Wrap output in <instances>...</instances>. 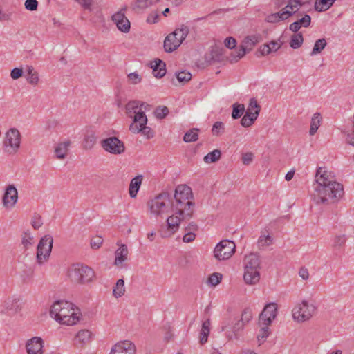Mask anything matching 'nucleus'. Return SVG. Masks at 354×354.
<instances>
[{
	"instance_id": "obj_1",
	"label": "nucleus",
	"mask_w": 354,
	"mask_h": 354,
	"mask_svg": "<svg viewBox=\"0 0 354 354\" xmlns=\"http://www.w3.org/2000/svg\"><path fill=\"white\" fill-rule=\"evenodd\" d=\"M315 180L312 197L317 204H332L343 196V185L337 182L333 174L325 168L317 169Z\"/></svg>"
},
{
	"instance_id": "obj_2",
	"label": "nucleus",
	"mask_w": 354,
	"mask_h": 354,
	"mask_svg": "<svg viewBox=\"0 0 354 354\" xmlns=\"http://www.w3.org/2000/svg\"><path fill=\"white\" fill-rule=\"evenodd\" d=\"M192 198V191L189 186L178 185L175 189V201L172 202V210L182 216L183 219L191 218L195 205L194 203L190 201Z\"/></svg>"
},
{
	"instance_id": "obj_3",
	"label": "nucleus",
	"mask_w": 354,
	"mask_h": 354,
	"mask_svg": "<svg viewBox=\"0 0 354 354\" xmlns=\"http://www.w3.org/2000/svg\"><path fill=\"white\" fill-rule=\"evenodd\" d=\"M50 316L62 324L72 326L79 321L78 309L66 301H57L51 306Z\"/></svg>"
},
{
	"instance_id": "obj_4",
	"label": "nucleus",
	"mask_w": 354,
	"mask_h": 354,
	"mask_svg": "<svg viewBox=\"0 0 354 354\" xmlns=\"http://www.w3.org/2000/svg\"><path fill=\"white\" fill-rule=\"evenodd\" d=\"M147 206L150 209L151 214L157 218L167 214L170 208L172 209V202L169 194L162 192L149 201Z\"/></svg>"
},
{
	"instance_id": "obj_5",
	"label": "nucleus",
	"mask_w": 354,
	"mask_h": 354,
	"mask_svg": "<svg viewBox=\"0 0 354 354\" xmlns=\"http://www.w3.org/2000/svg\"><path fill=\"white\" fill-rule=\"evenodd\" d=\"M71 281L75 283L84 284L91 282L95 277L94 271L87 266L73 264L68 271Z\"/></svg>"
},
{
	"instance_id": "obj_6",
	"label": "nucleus",
	"mask_w": 354,
	"mask_h": 354,
	"mask_svg": "<svg viewBox=\"0 0 354 354\" xmlns=\"http://www.w3.org/2000/svg\"><path fill=\"white\" fill-rule=\"evenodd\" d=\"M189 29L187 26H182L167 35L164 41V48L171 53L177 49L187 36Z\"/></svg>"
},
{
	"instance_id": "obj_7",
	"label": "nucleus",
	"mask_w": 354,
	"mask_h": 354,
	"mask_svg": "<svg viewBox=\"0 0 354 354\" xmlns=\"http://www.w3.org/2000/svg\"><path fill=\"white\" fill-rule=\"evenodd\" d=\"M21 135L16 128H10L5 134L3 149L8 155L16 154L20 149Z\"/></svg>"
},
{
	"instance_id": "obj_8",
	"label": "nucleus",
	"mask_w": 354,
	"mask_h": 354,
	"mask_svg": "<svg viewBox=\"0 0 354 354\" xmlns=\"http://www.w3.org/2000/svg\"><path fill=\"white\" fill-rule=\"evenodd\" d=\"M261 40V35L259 34L249 35L243 41L239 50L232 53L228 59L231 63L237 62L244 57L247 52L250 51L252 48Z\"/></svg>"
},
{
	"instance_id": "obj_9",
	"label": "nucleus",
	"mask_w": 354,
	"mask_h": 354,
	"mask_svg": "<svg viewBox=\"0 0 354 354\" xmlns=\"http://www.w3.org/2000/svg\"><path fill=\"white\" fill-rule=\"evenodd\" d=\"M317 310V307L313 303H309L303 300L297 304L292 310V317L298 322H304L309 320Z\"/></svg>"
},
{
	"instance_id": "obj_10",
	"label": "nucleus",
	"mask_w": 354,
	"mask_h": 354,
	"mask_svg": "<svg viewBox=\"0 0 354 354\" xmlns=\"http://www.w3.org/2000/svg\"><path fill=\"white\" fill-rule=\"evenodd\" d=\"M53 243V239L50 235H45L42 237L37 248V262L39 264L48 261L50 255Z\"/></svg>"
},
{
	"instance_id": "obj_11",
	"label": "nucleus",
	"mask_w": 354,
	"mask_h": 354,
	"mask_svg": "<svg viewBox=\"0 0 354 354\" xmlns=\"http://www.w3.org/2000/svg\"><path fill=\"white\" fill-rule=\"evenodd\" d=\"M236 245L232 241L223 240L215 247L214 256L218 261L229 259L235 252Z\"/></svg>"
},
{
	"instance_id": "obj_12",
	"label": "nucleus",
	"mask_w": 354,
	"mask_h": 354,
	"mask_svg": "<svg viewBox=\"0 0 354 354\" xmlns=\"http://www.w3.org/2000/svg\"><path fill=\"white\" fill-rule=\"evenodd\" d=\"M150 109V105L139 100L129 101L125 106L126 114L128 117L136 120L139 116L145 117V112Z\"/></svg>"
},
{
	"instance_id": "obj_13",
	"label": "nucleus",
	"mask_w": 354,
	"mask_h": 354,
	"mask_svg": "<svg viewBox=\"0 0 354 354\" xmlns=\"http://www.w3.org/2000/svg\"><path fill=\"white\" fill-rule=\"evenodd\" d=\"M147 116L143 117L141 115L138 118H136V120L133 121L129 126V130L133 133H141L143 136H145L147 138H151L153 137V132L152 129L147 126Z\"/></svg>"
},
{
	"instance_id": "obj_14",
	"label": "nucleus",
	"mask_w": 354,
	"mask_h": 354,
	"mask_svg": "<svg viewBox=\"0 0 354 354\" xmlns=\"http://www.w3.org/2000/svg\"><path fill=\"white\" fill-rule=\"evenodd\" d=\"M101 146L106 151L112 154H121L125 150L123 142L116 137H110L102 140Z\"/></svg>"
},
{
	"instance_id": "obj_15",
	"label": "nucleus",
	"mask_w": 354,
	"mask_h": 354,
	"mask_svg": "<svg viewBox=\"0 0 354 354\" xmlns=\"http://www.w3.org/2000/svg\"><path fill=\"white\" fill-rule=\"evenodd\" d=\"M277 314L276 303H269L266 305L259 315V324H271Z\"/></svg>"
},
{
	"instance_id": "obj_16",
	"label": "nucleus",
	"mask_w": 354,
	"mask_h": 354,
	"mask_svg": "<svg viewBox=\"0 0 354 354\" xmlns=\"http://www.w3.org/2000/svg\"><path fill=\"white\" fill-rule=\"evenodd\" d=\"M18 201V192L13 185H9L3 196V204L6 208L13 207Z\"/></svg>"
},
{
	"instance_id": "obj_17",
	"label": "nucleus",
	"mask_w": 354,
	"mask_h": 354,
	"mask_svg": "<svg viewBox=\"0 0 354 354\" xmlns=\"http://www.w3.org/2000/svg\"><path fill=\"white\" fill-rule=\"evenodd\" d=\"M125 9H122L112 16V20L118 28L123 32H128L130 30L131 24L124 14Z\"/></svg>"
},
{
	"instance_id": "obj_18",
	"label": "nucleus",
	"mask_w": 354,
	"mask_h": 354,
	"mask_svg": "<svg viewBox=\"0 0 354 354\" xmlns=\"http://www.w3.org/2000/svg\"><path fill=\"white\" fill-rule=\"evenodd\" d=\"M21 306L22 301L20 297H10L5 300L3 306L0 307V313L11 312L15 313L21 310Z\"/></svg>"
},
{
	"instance_id": "obj_19",
	"label": "nucleus",
	"mask_w": 354,
	"mask_h": 354,
	"mask_svg": "<svg viewBox=\"0 0 354 354\" xmlns=\"http://www.w3.org/2000/svg\"><path fill=\"white\" fill-rule=\"evenodd\" d=\"M136 347L130 341L117 343L112 348L110 354H135Z\"/></svg>"
},
{
	"instance_id": "obj_20",
	"label": "nucleus",
	"mask_w": 354,
	"mask_h": 354,
	"mask_svg": "<svg viewBox=\"0 0 354 354\" xmlns=\"http://www.w3.org/2000/svg\"><path fill=\"white\" fill-rule=\"evenodd\" d=\"M44 341L39 337H34L26 343L28 354H43Z\"/></svg>"
},
{
	"instance_id": "obj_21",
	"label": "nucleus",
	"mask_w": 354,
	"mask_h": 354,
	"mask_svg": "<svg viewBox=\"0 0 354 354\" xmlns=\"http://www.w3.org/2000/svg\"><path fill=\"white\" fill-rule=\"evenodd\" d=\"M174 212V214L169 216L167 220L169 231L162 234V237H168L174 234L178 230L180 221L183 220L182 216L177 214L176 211Z\"/></svg>"
},
{
	"instance_id": "obj_22",
	"label": "nucleus",
	"mask_w": 354,
	"mask_h": 354,
	"mask_svg": "<svg viewBox=\"0 0 354 354\" xmlns=\"http://www.w3.org/2000/svg\"><path fill=\"white\" fill-rule=\"evenodd\" d=\"M245 270H259L260 269V259L258 254L251 253L245 256L244 259Z\"/></svg>"
},
{
	"instance_id": "obj_23",
	"label": "nucleus",
	"mask_w": 354,
	"mask_h": 354,
	"mask_svg": "<svg viewBox=\"0 0 354 354\" xmlns=\"http://www.w3.org/2000/svg\"><path fill=\"white\" fill-rule=\"evenodd\" d=\"M128 250L125 244H121L115 251V259L114 264L118 267H122V263L127 259Z\"/></svg>"
},
{
	"instance_id": "obj_24",
	"label": "nucleus",
	"mask_w": 354,
	"mask_h": 354,
	"mask_svg": "<svg viewBox=\"0 0 354 354\" xmlns=\"http://www.w3.org/2000/svg\"><path fill=\"white\" fill-rule=\"evenodd\" d=\"M243 279L245 283L248 285L257 284L260 280L259 270H245Z\"/></svg>"
},
{
	"instance_id": "obj_25",
	"label": "nucleus",
	"mask_w": 354,
	"mask_h": 354,
	"mask_svg": "<svg viewBox=\"0 0 354 354\" xmlns=\"http://www.w3.org/2000/svg\"><path fill=\"white\" fill-rule=\"evenodd\" d=\"M153 74L156 77L161 78L166 73L165 64L160 59H156L151 64Z\"/></svg>"
},
{
	"instance_id": "obj_26",
	"label": "nucleus",
	"mask_w": 354,
	"mask_h": 354,
	"mask_svg": "<svg viewBox=\"0 0 354 354\" xmlns=\"http://www.w3.org/2000/svg\"><path fill=\"white\" fill-rule=\"evenodd\" d=\"M71 145V141L66 140L59 143L55 148V153L57 158L63 160L64 159L68 151V147Z\"/></svg>"
},
{
	"instance_id": "obj_27",
	"label": "nucleus",
	"mask_w": 354,
	"mask_h": 354,
	"mask_svg": "<svg viewBox=\"0 0 354 354\" xmlns=\"http://www.w3.org/2000/svg\"><path fill=\"white\" fill-rule=\"evenodd\" d=\"M245 324L238 317H234L232 321V324L222 327L223 330L228 331L230 329L232 330L236 337L237 333L241 330L244 327Z\"/></svg>"
},
{
	"instance_id": "obj_28",
	"label": "nucleus",
	"mask_w": 354,
	"mask_h": 354,
	"mask_svg": "<svg viewBox=\"0 0 354 354\" xmlns=\"http://www.w3.org/2000/svg\"><path fill=\"white\" fill-rule=\"evenodd\" d=\"M26 79L27 82L33 86H36L39 80V74L33 66H26Z\"/></svg>"
},
{
	"instance_id": "obj_29",
	"label": "nucleus",
	"mask_w": 354,
	"mask_h": 354,
	"mask_svg": "<svg viewBox=\"0 0 354 354\" xmlns=\"http://www.w3.org/2000/svg\"><path fill=\"white\" fill-rule=\"evenodd\" d=\"M142 181V176L139 175L133 178L129 185V195L131 198H135L139 191Z\"/></svg>"
},
{
	"instance_id": "obj_30",
	"label": "nucleus",
	"mask_w": 354,
	"mask_h": 354,
	"mask_svg": "<svg viewBox=\"0 0 354 354\" xmlns=\"http://www.w3.org/2000/svg\"><path fill=\"white\" fill-rule=\"evenodd\" d=\"M210 320L208 319L202 324V328L199 335V342L201 344H204L207 342L208 336L210 332Z\"/></svg>"
},
{
	"instance_id": "obj_31",
	"label": "nucleus",
	"mask_w": 354,
	"mask_h": 354,
	"mask_svg": "<svg viewBox=\"0 0 354 354\" xmlns=\"http://www.w3.org/2000/svg\"><path fill=\"white\" fill-rule=\"evenodd\" d=\"M91 333L88 330H82L77 333L75 337V344L81 346L88 343L91 339Z\"/></svg>"
},
{
	"instance_id": "obj_32",
	"label": "nucleus",
	"mask_w": 354,
	"mask_h": 354,
	"mask_svg": "<svg viewBox=\"0 0 354 354\" xmlns=\"http://www.w3.org/2000/svg\"><path fill=\"white\" fill-rule=\"evenodd\" d=\"M335 0H315V9L318 12H323L328 10L334 3Z\"/></svg>"
},
{
	"instance_id": "obj_33",
	"label": "nucleus",
	"mask_w": 354,
	"mask_h": 354,
	"mask_svg": "<svg viewBox=\"0 0 354 354\" xmlns=\"http://www.w3.org/2000/svg\"><path fill=\"white\" fill-rule=\"evenodd\" d=\"M270 325V324H259L261 328L257 335V340L259 345L263 343L269 336L270 333L269 328Z\"/></svg>"
},
{
	"instance_id": "obj_34",
	"label": "nucleus",
	"mask_w": 354,
	"mask_h": 354,
	"mask_svg": "<svg viewBox=\"0 0 354 354\" xmlns=\"http://www.w3.org/2000/svg\"><path fill=\"white\" fill-rule=\"evenodd\" d=\"M260 110L261 107L258 104L257 101L254 98L250 99L246 113L250 114V115H253V117L257 118Z\"/></svg>"
},
{
	"instance_id": "obj_35",
	"label": "nucleus",
	"mask_w": 354,
	"mask_h": 354,
	"mask_svg": "<svg viewBox=\"0 0 354 354\" xmlns=\"http://www.w3.org/2000/svg\"><path fill=\"white\" fill-rule=\"evenodd\" d=\"M321 120L322 117L319 113H315L313 115L310 122V128L309 131L310 135L313 136L317 132L319 127L320 126Z\"/></svg>"
},
{
	"instance_id": "obj_36",
	"label": "nucleus",
	"mask_w": 354,
	"mask_h": 354,
	"mask_svg": "<svg viewBox=\"0 0 354 354\" xmlns=\"http://www.w3.org/2000/svg\"><path fill=\"white\" fill-rule=\"evenodd\" d=\"M125 292L124 281L123 279H118L113 287V295L115 298L121 297Z\"/></svg>"
},
{
	"instance_id": "obj_37",
	"label": "nucleus",
	"mask_w": 354,
	"mask_h": 354,
	"mask_svg": "<svg viewBox=\"0 0 354 354\" xmlns=\"http://www.w3.org/2000/svg\"><path fill=\"white\" fill-rule=\"evenodd\" d=\"M326 44L327 43L325 39L322 38L317 39L314 44L310 55L314 56L320 53L326 46Z\"/></svg>"
},
{
	"instance_id": "obj_38",
	"label": "nucleus",
	"mask_w": 354,
	"mask_h": 354,
	"mask_svg": "<svg viewBox=\"0 0 354 354\" xmlns=\"http://www.w3.org/2000/svg\"><path fill=\"white\" fill-rule=\"evenodd\" d=\"M221 152L218 149H214L212 152L208 153L204 157V162L206 163H212L218 160L221 158Z\"/></svg>"
},
{
	"instance_id": "obj_39",
	"label": "nucleus",
	"mask_w": 354,
	"mask_h": 354,
	"mask_svg": "<svg viewBox=\"0 0 354 354\" xmlns=\"http://www.w3.org/2000/svg\"><path fill=\"white\" fill-rule=\"evenodd\" d=\"M272 241L273 239L270 235L261 234L257 241L258 247L259 248L262 249L270 246L272 244Z\"/></svg>"
},
{
	"instance_id": "obj_40",
	"label": "nucleus",
	"mask_w": 354,
	"mask_h": 354,
	"mask_svg": "<svg viewBox=\"0 0 354 354\" xmlns=\"http://www.w3.org/2000/svg\"><path fill=\"white\" fill-rule=\"evenodd\" d=\"M199 129L197 128H193L185 133L183 137V140L185 142H192L196 141L198 138V132Z\"/></svg>"
},
{
	"instance_id": "obj_41",
	"label": "nucleus",
	"mask_w": 354,
	"mask_h": 354,
	"mask_svg": "<svg viewBox=\"0 0 354 354\" xmlns=\"http://www.w3.org/2000/svg\"><path fill=\"white\" fill-rule=\"evenodd\" d=\"M96 142V137L94 134L90 133L85 136L82 145L85 149H91Z\"/></svg>"
},
{
	"instance_id": "obj_42",
	"label": "nucleus",
	"mask_w": 354,
	"mask_h": 354,
	"mask_svg": "<svg viewBox=\"0 0 354 354\" xmlns=\"http://www.w3.org/2000/svg\"><path fill=\"white\" fill-rule=\"evenodd\" d=\"M304 38L301 32L293 35L291 37L290 45L293 49L299 48L303 44Z\"/></svg>"
},
{
	"instance_id": "obj_43",
	"label": "nucleus",
	"mask_w": 354,
	"mask_h": 354,
	"mask_svg": "<svg viewBox=\"0 0 354 354\" xmlns=\"http://www.w3.org/2000/svg\"><path fill=\"white\" fill-rule=\"evenodd\" d=\"M245 111V106L242 104L235 103L233 104L232 117L233 119L239 118Z\"/></svg>"
},
{
	"instance_id": "obj_44",
	"label": "nucleus",
	"mask_w": 354,
	"mask_h": 354,
	"mask_svg": "<svg viewBox=\"0 0 354 354\" xmlns=\"http://www.w3.org/2000/svg\"><path fill=\"white\" fill-rule=\"evenodd\" d=\"M301 6L300 0H289L284 10H289L293 15L299 10Z\"/></svg>"
},
{
	"instance_id": "obj_45",
	"label": "nucleus",
	"mask_w": 354,
	"mask_h": 354,
	"mask_svg": "<svg viewBox=\"0 0 354 354\" xmlns=\"http://www.w3.org/2000/svg\"><path fill=\"white\" fill-rule=\"evenodd\" d=\"M153 1V0H134L133 4V9H145L150 6Z\"/></svg>"
},
{
	"instance_id": "obj_46",
	"label": "nucleus",
	"mask_w": 354,
	"mask_h": 354,
	"mask_svg": "<svg viewBox=\"0 0 354 354\" xmlns=\"http://www.w3.org/2000/svg\"><path fill=\"white\" fill-rule=\"evenodd\" d=\"M22 244L24 247L26 249L29 248L30 246L32 245L34 243V238L31 235V234L27 231L24 232L23 236H22Z\"/></svg>"
},
{
	"instance_id": "obj_47",
	"label": "nucleus",
	"mask_w": 354,
	"mask_h": 354,
	"mask_svg": "<svg viewBox=\"0 0 354 354\" xmlns=\"http://www.w3.org/2000/svg\"><path fill=\"white\" fill-rule=\"evenodd\" d=\"M176 76L178 81L180 83L187 82L192 79V74L185 71L176 73Z\"/></svg>"
},
{
	"instance_id": "obj_48",
	"label": "nucleus",
	"mask_w": 354,
	"mask_h": 354,
	"mask_svg": "<svg viewBox=\"0 0 354 354\" xmlns=\"http://www.w3.org/2000/svg\"><path fill=\"white\" fill-rule=\"evenodd\" d=\"M257 118L253 117V115H250L245 113V115L241 120V124L244 127H249L254 123Z\"/></svg>"
},
{
	"instance_id": "obj_49",
	"label": "nucleus",
	"mask_w": 354,
	"mask_h": 354,
	"mask_svg": "<svg viewBox=\"0 0 354 354\" xmlns=\"http://www.w3.org/2000/svg\"><path fill=\"white\" fill-rule=\"evenodd\" d=\"M346 241V238L344 235H336L333 240V247L342 248L344 245Z\"/></svg>"
},
{
	"instance_id": "obj_50",
	"label": "nucleus",
	"mask_w": 354,
	"mask_h": 354,
	"mask_svg": "<svg viewBox=\"0 0 354 354\" xmlns=\"http://www.w3.org/2000/svg\"><path fill=\"white\" fill-rule=\"evenodd\" d=\"M169 113L167 106H159L155 111V115L158 119H162Z\"/></svg>"
},
{
	"instance_id": "obj_51",
	"label": "nucleus",
	"mask_w": 354,
	"mask_h": 354,
	"mask_svg": "<svg viewBox=\"0 0 354 354\" xmlns=\"http://www.w3.org/2000/svg\"><path fill=\"white\" fill-rule=\"evenodd\" d=\"M224 131V124L221 122H216L212 129V132L214 136L221 135Z\"/></svg>"
},
{
	"instance_id": "obj_52",
	"label": "nucleus",
	"mask_w": 354,
	"mask_h": 354,
	"mask_svg": "<svg viewBox=\"0 0 354 354\" xmlns=\"http://www.w3.org/2000/svg\"><path fill=\"white\" fill-rule=\"evenodd\" d=\"M222 279V275L220 273H213L208 278V282L212 286H215L218 285Z\"/></svg>"
},
{
	"instance_id": "obj_53",
	"label": "nucleus",
	"mask_w": 354,
	"mask_h": 354,
	"mask_svg": "<svg viewBox=\"0 0 354 354\" xmlns=\"http://www.w3.org/2000/svg\"><path fill=\"white\" fill-rule=\"evenodd\" d=\"M276 15L277 19L279 21L287 19L290 16L292 15V12H291L289 10H283L281 12L274 13Z\"/></svg>"
},
{
	"instance_id": "obj_54",
	"label": "nucleus",
	"mask_w": 354,
	"mask_h": 354,
	"mask_svg": "<svg viewBox=\"0 0 354 354\" xmlns=\"http://www.w3.org/2000/svg\"><path fill=\"white\" fill-rule=\"evenodd\" d=\"M296 22L299 24V26H300L301 28H307L310 25L311 17L310 15L306 14L302 18L296 21Z\"/></svg>"
},
{
	"instance_id": "obj_55",
	"label": "nucleus",
	"mask_w": 354,
	"mask_h": 354,
	"mask_svg": "<svg viewBox=\"0 0 354 354\" xmlns=\"http://www.w3.org/2000/svg\"><path fill=\"white\" fill-rule=\"evenodd\" d=\"M252 310L249 308H246L243 311L240 319L245 324L246 323H248L252 319Z\"/></svg>"
},
{
	"instance_id": "obj_56",
	"label": "nucleus",
	"mask_w": 354,
	"mask_h": 354,
	"mask_svg": "<svg viewBox=\"0 0 354 354\" xmlns=\"http://www.w3.org/2000/svg\"><path fill=\"white\" fill-rule=\"evenodd\" d=\"M24 6L26 10L35 11L37 9L38 1L37 0H26Z\"/></svg>"
},
{
	"instance_id": "obj_57",
	"label": "nucleus",
	"mask_w": 354,
	"mask_h": 354,
	"mask_svg": "<svg viewBox=\"0 0 354 354\" xmlns=\"http://www.w3.org/2000/svg\"><path fill=\"white\" fill-rule=\"evenodd\" d=\"M43 223L41 221V217L39 214H35L32 219L31 225L33 227L34 229L37 230L39 229L41 225Z\"/></svg>"
},
{
	"instance_id": "obj_58",
	"label": "nucleus",
	"mask_w": 354,
	"mask_h": 354,
	"mask_svg": "<svg viewBox=\"0 0 354 354\" xmlns=\"http://www.w3.org/2000/svg\"><path fill=\"white\" fill-rule=\"evenodd\" d=\"M102 242L103 239L101 236H97L93 237L91 241V247L94 250L98 249L102 244Z\"/></svg>"
},
{
	"instance_id": "obj_59",
	"label": "nucleus",
	"mask_w": 354,
	"mask_h": 354,
	"mask_svg": "<svg viewBox=\"0 0 354 354\" xmlns=\"http://www.w3.org/2000/svg\"><path fill=\"white\" fill-rule=\"evenodd\" d=\"M127 77H128L129 81L133 84L140 83L142 80V78L140 77V75L137 73H129Z\"/></svg>"
},
{
	"instance_id": "obj_60",
	"label": "nucleus",
	"mask_w": 354,
	"mask_h": 354,
	"mask_svg": "<svg viewBox=\"0 0 354 354\" xmlns=\"http://www.w3.org/2000/svg\"><path fill=\"white\" fill-rule=\"evenodd\" d=\"M23 75V70L19 68H15L10 72V77L13 80H17Z\"/></svg>"
},
{
	"instance_id": "obj_61",
	"label": "nucleus",
	"mask_w": 354,
	"mask_h": 354,
	"mask_svg": "<svg viewBox=\"0 0 354 354\" xmlns=\"http://www.w3.org/2000/svg\"><path fill=\"white\" fill-rule=\"evenodd\" d=\"M85 10H92L93 0H76Z\"/></svg>"
},
{
	"instance_id": "obj_62",
	"label": "nucleus",
	"mask_w": 354,
	"mask_h": 354,
	"mask_svg": "<svg viewBox=\"0 0 354 354\" xmlns=\"http://www.w3.org/2000/svg\"><path fill=\"white\" fill-rule=\"evenodd\" d=\"M196 238V234L193 232H187V233L183 236V241L185 243H190L192 242Z\"/></svg>"
},
{
	"instance_id": "obj_63",
	"label": "nucleus",
	"mask_w": 354,
	"mask_h": 354,
	"mask_svg": "<svg viewBox=\"0 0 354 354\" xmlns=\"http://www.w3.org/2000/svg\"><path fill=\"white\" fill-rule=\"evenodd\" d=\"M225 46L230 49L234 48L236 45V41L233 37H227L224 41Z\"/></svg>"
},
{
	"instance_id": "obj_64",
	"label": "nucleus",
	"mask_w": 354,
	"mask_h": 354,
	"mask_svg": "<svg viewBox=\"0 0 354 354\" xmlns=\"http://www.w3.org/2000/svg\"><path fill=\"white\" fill-rule=\"evenodd\" d=\"M253 159V154L252 153H244L242 156L243 163L245 165H250Z\"/></svg>"
}]
</instances>
